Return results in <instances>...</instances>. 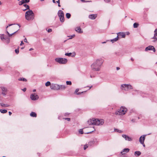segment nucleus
Wrapping results in <instances>:
<instances>
[{"instance_id":"obj_1","label":"nucleus","mask_w":157,"mask_h":157,"mask_svg":"<svg viewBox=\"0 0 157 157\" xmlns=\"http://www.w3.org/2000/svg\"><path fill=\"white\" fill-rule=\"evenodd\" d=\"M103 62V60L101 58L95 60L91 65L92 70L96 71H100Z\"/></svg>"},{"instance_id":"obj_2","label":"nucleus","mask_w":157,"mask_h":157,"mask_svg":"<svg viewBox=\"0 0 157 157\" xmlns=\"http://www.w3.org/2000/svg\"><path fill=\"white\" fill-rule=\"evenodd\" d=\"M34 14L31 10H29L27 11L25 13V18L27 20L29 21L33 20L34 19Z\"/></svg>"},{"instance_id":"obj_3","label":"nucleus","mask_w":157,"mask_h":157,"mask_svg":"<svg viewBox=\"0 0 157 157\" xmlns=\"http://www.w3.org/2000/svg\"><path fill=\"white\" fill-rule=\"evenodd\" d=\"M127 111L126 108L121 107L119 111H117L115 112V114L116 115H121L125 114Z\"/></svg>"},{"instance_id":"obj_4","label":"nucleus","mask_w":157,"mask_h":157,"mask_svg":"<svg viewBox=\"0 0 157 157\" xmlns=\"http://www.w3.org/2000/svg\"><path fill=\"white\" fill-rule=\"evenodd\" d=\"M133 88L132 86L129 84H122L121 86V89L125 91H128Z\"/></svg>"},{"instance_id":"obj_5","label":"nucleus","mask_w":157,"mask_h":157,"mask_svg":"<svg viewBox=\"0 0 157 157\" xmlns=\"http://www.w3.org/2000/svg\"><path fill=\"white\" fill-rule=\"evenodd\" d=\"M55 60L59 63L62 64H66L67 62V60L66 59L62 58H56L55 59Z\"/></svg>"},{"instance_id":"obj_6","label":"nucleus","mask_w":157,"mask_h":157,"mask_svg":"<svg viewBox=\"0 0 157 157\" xmlns=\"http://www.w3.org/2000/svg\"><path fill=\"white\" fill-rule=\"evenodd\" d=\"M58 15L59 17L60 21L63 22L64 21V14L63 12L61 10H59L58 12Z\"/></svg>"},{"instance_id":"obj_7","label":"nucleus","mask_w":157,"mask_h":157,"mask_svg":"<svg viewBox=\"0 0 157 157\" xmlns=\"http://www.w3.org/2000/svg\"><path fill=\"white\" fill-rule=\"evenodd\" d=\"M94 125H101L104 123V120L103 119H94Z\"/></svg>"},{"instance_id":"obj_8","label":"nucleus","mask_w":157,"mask_h":157,"mask_svg":"<svg viewBox=\"0 0 157 157\" xmlns=\"http://www.w3.org/2000/svg\"><path fill=\"white\" fill-rule=\"evenodd\" d=\"M30 98L33 100H36L39 98V96L35 93L31 95Z\"/></svg>"},{"instance_id":"obj_9","label":"nucleus","mask_w":157,"mask_h":157,"mask_svg":"<svg viewBox=\"0 0 157 157\" xmlns=\"http://www.w3.org/2000/svg\"><path fill=\"white\" fill-rule=\"evenodd\" d=\"M148 50H152L154 52L155 51V50L154 47L152 46H149L147 47L145 49V51H147Z\"/></svg>"},{"instance_id":"obj_10","label":"nucleus","mask_w":157,"mask_h":157,"mask_svg":"<svg viewBox=\"0 0 157 157\" xmlns=\"http://www.w3.org/2000/svg\"><path fill=\"white\" fill-rule=\"evenodd\" d=\"M122 136L126 140L131 141L132 140V138L129 137L128 136L126 135L123 134L122 135Z\"/></svg>"},{"instance_id":"obj_11","label":"nucleus","mask_w":157,"mask_h":157,"mask_svg":"<svg viewBox=\"0 0 157 157\" xmlns=\"http://www.w3.org/2000/svg\"><path fill=\"white\" fill-rule=\"evenodd\" d=\"M58 87H59V85L53 84L51 85L50 86L51 89L54 90H58Z\"/></svg>"},{"instance_id":"obj_12","label":"nucleus","mask_w":157,"mask_h":157,"mask_svg":"<svg viewBox=\"0 0 157 157\" xmlns=\"http://www.w3.org/2000/svg\"><path fill=\"white\" fill-rule=\"evenodd\" d=\"M154 40H153L154 42L157 41V29H156L154 31V36L152 38Z\"/></svg>"},{"instance_id":"obj_13","label":"nucleus","mask_w":157,"mask_h":157,"mask_svg":"<svg viewBox=\"0 0 157 157\" xmlns=\"http://www.w3.org/2000/svg\"><path fill=\"white\" fill-rule=\"evenodd\" d=\"M94 119L92 118V119H90L87 122V124L90 125H94Z\"/></svg>"},{"instance_id":"obj_14","label":"nucleus","mask_w":157,"mask_h":157,"mask_svg":"<svg viewBox=\"0 0 157 157\" xmlns=\"http://www.w3.org/2000/svg\"><path fill=\"white\" fill-rule=\"evenodd\" d=\"M75 30L79 33H83V31L81 30L80 27L78 26L75 28Z\"/></svg>"},{"instance_id":"obj_15","label":"nucleus","mask_w":157,"mask_h":157,"mask_svg":"<svg viewBox=\"0 0 157 157\" xmlns=\"http://www.w3.org/2000/svg\"><path fill=\"white\" fill-rule=\"evenodd\" d=\"M130 150L129 149V148H124L123 149V150L121 152V153L122 155L125 154L126 153H128L129 151Z\"/></svg>"},{"instance_id":"obj_16","label":"nucleus","mask_w":157,"mask_h":157,"mask_svg":"<svg viewBox=\"0 0 157 157\" xmlns=\"http://www.w3.org/2000/svg\"><path fill=\"white\" fill-rule=\"evenodd\" d=\"M0 38L3 41L4 40H6L7 39H8V37L6 36L4 34H2L1 35Z\"/></svg>"},{"instance_id":"obj_17","label":"nucleus","mask_w":157,"mask_h":157,"mask_svg":"<svg viewBox=\"0 0 157 157\" xmlns=\"http://www.w3.org/2000/svg\"><path fill=\"white\" fill-rule=\"evenodd\" d=\"M97 17V15L96 14H90L89 16V17L91 19H94Z\"/></svg>"},{"instance_id":"obj_18","label":"nucleus","mask_w":157,"mask_h":157,"mask_svg":"<svg viewBox=\"0 0 157 157\" xmlns=\"http://www.w3.org/2000/svg\"><path fill=\"white\" fill-rule=\"evenodd\" d=\"M58 87V90H64L66 88V86L63 85H59Z\"/></svg>"},{"instance_id":"obj_19","label":"nucleus","mask_w":157,"mask_h":157,"mask_svg":"<svg viewBox=\"0 0 157 157\" xmlns=\"http://www.w3.org/2000/svg\"><path fill=\"white\" fill-rule=\"evenodd\" d=\"M117 36H121L122 38H124L125 37V33H121L119 32L117 33Z\"/></svg>"},{"instance_id":"obj_20","label":"nucleus","mask_w":157,"mask_h":157,"mask_svg":"<svg viewBox=\"0 0 157 157\" xmlns=\"http://www.w3.org/2000/svg\"><path fill=\"white\" fill-rule=\"evenodd\" d=\"M30 116L31 117H36V113L34 112H32L30 114Z\"/></svg>"},{"instance_id":"obj_21","label":"nucleus","mask_w":157,"mask_h":157,"mask_svg":"<svg viewBox=\"0 0 157 157\" xmlns=\"http://www.w3.org/2000/svg\"><path fill=\"white\" fill-rule=\"evenodd\" d=\"M141 154V153L140 151H136L134 153V155L136 156H138Z\"/></svg>"},{"instance_id":"obj_22","label":"nucleus","mask_w":157,"mask_h":157,"mask_svg":"<svg viewBox=\"0 0 157 157\" xmlns=\"http://www.w3.org/2000/svg\"><path fill=\"white\" fill-rule=\"evenodd\" d=\"M118 40V36H117V37L115 38H114L113 39H111L110 40V41L112 42L113 43L117 41Z\"/></svg>"},{"instance_id":"obj_23","label":"nucleus","mask_w":157,"mask_h":157,"mask_svg":"<svg viewBox=\"0 0 157 157\" xmlns=\"http://www.w3.org/2000/svg\"><path fill=\"white\" fill-rule=\"evenodd\" d=\"M78 90H78V89H76L75 90V93L77 95L80 94H81V93H83V92H78Z\"/></svg>"},{"instance_id":"obj_24","label":"nucleus","mask_w":157,"mask_h":157,"mask_svg":"<svg viewBox=\"0 0 157 157\" xmlns=\"http://www.w3.org/2000/svg\"><path fill=\"white\" fill-rule=\"evenodd\" d=\"M18 30L17 31H16V32H14V33H12V34H10V33L8 32L7 31H6V33H7V34H8L9 36V37H10L11 36H12L13 34H15L16 33H17V32Z\"/></svg>"},{"instance_id":"obj_25","label":"nucleus","mask_w":157,"mask_h":157,"mask_svg":"<svg viewBox=\"0 0 157 157\" xmlns=\"http://www.w3.org/2000/svg\"><path fill=\"white\" fill-rule=\"evenodd\" d=\"M94 144V141H91L89 142L88 144V145L91 146Z\"/></svg>"},{"instance_id":"obj_26","label":"nucleus","mask_w":157,"mask_h":157,"mask_svg":"<svg viewBox=\"0 0 157 157\" xmlns=\"http://www.w3.org/2000/svg\"><path fill=\"white\" fill-rule=\"evenodd\" d=\"M0 112L3 113H6L7 112V110L6 109H1L0 110Z\"/></svg>"},{"instance_id":"obj_27","label":"nucleus","mask_w":157,"mask_h":157,"mask_svg":"<svg viewBox=\"0 0 157 157\" xmlns=\"http://www.w3.org/2000/svg\"><path fill=\"white\" fill-rule=\"evenodd\" d=\"M0 105L2 106H4V107H9L10 106V105L7 104H4L3 103H1Z\"/></svg>"},{"instance_id":"obj_28","label":"nucleus","mask_w":157,"mask_h":157,"mask_svg":"<svg viewBox=\"0 0 157 157\" xmlns=\"http://www.w3.org/2000/svg\"><path fill=\"white\" fill-rule=\"evenodd\" d=\"M1 89L2 92H6L7 91V89L6 88L4 87H1Z\"/></svg>"},{"instance_id":"obj_29","label":"nucleus","mask_w":157,"mask_h":157,"mask_svg":"<svg viewBox=\"0 0 157 157\" xmlns=\"http://www.w3.org/2000/svg\"><path fill=\"white\" fill-rule=\"evenodd\" d=\"M65 56H71L72 57H73L74 56H71L72 53H66L65 54Z\"/></svg>"},{"instance_id":"obj_30","label":"nucleus","mask_w":157,"mask_h":157,"mask_svg":"<svg viewBox=\"0 0 157 157\" xmlns=\"http://www.w3.org/2000/svg\"><path fill=\"white\" fill-rule=\"evenodd\" d=\"M18 80L19 81H25V82H26L27 81V80L26 79L24 78H19Z\"/></svg>"},{"instance_id":"obj_31","label":"nucleus","mask_w":157,"mask_h":157,"mask_svg":"<svg viewBox=\"0 0 157 157\" xmlns=\"http://www.w3.org/2000/svg\"><path fill=\"white\" fill-rule=\"evenodd\" d=\"M71 15L70 13H67L66 14V17L68 18H70L71 17Z\"/></svg>"},{"instance_id":"obj_32","label":"nucleus","mask_w":157,"mask_h":157,"mask_svg":"<svg viewBox=\"0 0 157 157\" xmlns=\"http://www.w3.org/2000/svg\"><path fill=\"white\" fill-rule=\"evenodd\" d=\"M139 25V24L137 23H135L133 24V27L134 28H136L138 27Z\"/></svg>"},{"instance_id":"obj_33","label":"nucleus","mask_w":157,"mask_h":157,"mask_svg":"<svg viewBox=\"0 0 157 157\" xmlns=\"http://www.w3.org/2000/svg\"><path fill=\"white\" fill-rule=\"evenodd\" d=\"M139 142L141 144H144V141L142 140V136H140V138Z\"/></svg>"},{"instance_id":"obj_34","label":"nucleus","mask_w":157,"mask_h":157,"mask_svg":"<svg viewBox=\"0 0 157 157\" xmlns=\"http://www.w3.org/2000/svg\"><path fill=\"white\" fill-rule=\"evenodd\" d=\"M45 85L46 86H49L50 85L51 86V83H50V82H49V81H48L47 82L45 83Z\"/></svg>"},{"instance_id":"obj_35","label":"nucleus","mask_w":157,"mask_h":157,"mask_svg":"<svg viewBox=\"0 0 157 157\" xmlns=\"http://www.w3.org/2000/svg\"><path fill=\"white\" fill-rule=\"evenodd\" d=\"M146 135H142V136H142V140L143 141H144V140H145V136H146Z\"/></svg>"},{"instance_id":"obj_36","label":"nucleus","mask_w":157,"mask_h":157,"mask_svg":"<svg viewBox=\"0 0 157 157\" xmlns=\"http://www.w3.org/2000/svg\"><path fill=\"white\" fill-rule=\"evenodd\" d=\"M24 4V1H23L22 0L21 1L19 2V5H21L23 4Z\"/></svg>"},{"instance_id":"obj_37","label":"nucleus","mask_w":157,"mask_h":157,"mask_svg":"<svg viewBox=\"0 0 157 157\" xmlns=\"http://www.w3.org/2000/svg\"><path fill=\"white\" fill-rule=\"evenodd\" d=\"M23 6L25 7L26 8H27V9H29V10H30L29 9V6H28V5H27V4H24Z\"/></svg>"},{"instance_id":"obj_38","label":"nucleus","mask_w":157,"mask_h":157,"mask_svg":"<svg viewBox=\"0 0 157 157\" xmlns=\"http://www.w3.org/2000/svg\"><path fill=\"white\" fill-rule=\"evenodd\" d=\"M66 84L67 85H71V82L70 81H67L66 82Z\"/></svg>"},{"instance_id":"obj_39","label":"nucleus","mask_w":157,"mask_h":157,"mask_svg":"<svg viewBox=\"0 0 157 157\" xmlns=\"http://www.w3.org/2000/svg\"><path fill=\"white\" fill-rule=\"evenodd\" d=\"M115 131H116L117 132L120 133H122L123 132L121 130H120L117 129H115Z\"/></svg>"},{"instance_id":"obj_40","label":"nucleus","mask_w":157,"mask_h":157,"mask_svg":"<svg viewBox=\"0 0 157 157\" xmlns=\"http://www.w3.org/2000/svg\"><path fill=\"white\" fill-rule=\"evenodd\" d=\"M95 130V129H94V127L92 128V131H91V132H87V134L90 133H91L92 132H93V131H94Z\"/></svg>"},{"instance_id":"obj_41","label":"nucleus","mask_w":157,"mask_h":157,"mask_svg":"<svg viewBox=\"0 0 157 157\" xmlns=\"http://www.w3.org/2000/svg\"><path fill=\"white\" fill-rule=\"evenodd\" d=\"M24 3H28L29 2L30 0H22Z\"/></svg>"},{"instance_id":"obj_42","label":"nucleus","mask_w":157,"mask_h":157,"mask_svg":"<svg viewBox=\"0 0 157 157\" xmlns=\"http://www.w3.org/2000/svg\"><path fill=\"white\" fill-rule=\"evenodd\" d=\"M88 146L89 145H88H88L86 144V145H85L84 146V150H85L86 149V148L88 147Z\"/></svg>"},{"instance_id":"obj_43","label":"nucleus","mask_w":157,"mask_h":157,"mask_svg":"<svg viewBox=\"0 0 157 157\" xmlns=\"http://www.w3.org/2000/svg\"><path fill=\"white\" fill-rule=\"evenodd\" d=\"M63 119L67 120L68 121H70L71 120L70 118H63Z\"/></svg>"},{"instance_id":"obj_44","label":"nucleus","mask_w":157,"mask_h":157,"mask_svg":"<svg viewBox=\"0 0 157 157\" xmlns=\"http://www.w3.org/2000/svg\"><path fill=\"white\" fill-rule=\"evenodd\" d=\"M15 52L16 54H18L19 52V51L18 49H16L15 50Z\"/></svg>"},{"instance_id":"obj_45","label":"nucleus","mask_w":157,"mask_h":157,"mask_svg":"<svg viewBox=\"0 0 157 157\" xmlns=\"http://www.w3.org/2000/svg\"><path fill=\"white\" fill-rule=\"evenodd\" d=\"M79 133H80L81 134H82L83 133V131H82V129H80L79 130Z\"/></svg>"},{"instance_id":"obj_46","label":"nucleus","mask_w":157,"mask_h":157,"mask_svg":"<svg viewBox=\"0 0 157 157\" xmlns=\"http://www.w3.org/2000/svg\"><path fill=\"white\" fill-rule=\"evenodd\" d=\"M56 2L58 3V6L59 7H60V1H59V0H58V1H56Z\"/></svg>"},{"instance_id":"obj_47","label":"nucleus","mask_w":157,"mask_h":157,"mask_svg":"<svg viewBox=\"0 0 157 157\" xmlns=\"http://www.w3.org/2000/svg\"><path fill=\"white\" fill-rule=\"evenodd\" d=\"M47 31L48 33H50L52 32V30L51 29H49Z\"/></svg>"},{"instance_id":"obj_48","label":"nucleus","mask_w":157,"mask_h":157,"mask_svg":"<svg viewBox=\"0 0 157 157\" xmlns=\"http://www.w3.org/2000/svg\"><path fill=\"white\" fill-rule=\"evenodd\" d=\"M81 1L82 2H90L89 1H85L84 0H81Z\"/></svg>"},{"instance_id":"obj_49","label":"nucleus","mask_w":157,"mask_h":157,"mask_svg":"<svg viewBox=\"0 0 157 157\" xmlns=\"http://www.w3.org/2000/svg\"><path fill=\"white\" fill-rule=\"evenodd\" d=\"M69 114V113H65L64 116H67Z\"/></svg>"},{"instance_id":"obj_50","label":"nucleus","mask_w":157,"mask_h":157,"mask_svg":"<svg viewBox=\"0 0 157 157\" xmlns=\"http://www.w3.org/2000/svg\"><path fill=\"white\" fill-rule=\"evenodd\" d=\"M75 36V35H73L71 36V38H70V39H72L73 37H74Z\"/></svg>"},{"instance_id":"obj_51","label":"nucleus","mask_w":157,"mask_h":157,"mask_svg":"<svg viewBox=\"0 0 157 157\" xmlns=\"http://www.w3.org/2000/svg\"><path fill=\"white\" fill-rule=\"evenodd\" d=\"M22 90L24 91L25 92L26 90V89L25 88H23V89H22Z\"/></svg>"},{"instance_id":"obj_52","label":"nucleus","mask_w":157,"mask_h":157,"mask_svg":"<svg viewBox=\"0 0 157 157\" xmlns=\"http://www.w3.org/2000/svg\"><path fill=\"white\" fill-rule=\"evenodd\" d=\"M24 41L25 42H26V43H28V41H27V40L26 39V38H25L24 40Z\"/></svg>"},{"instance_id":"obj_53","label":"nucleus","mask_w":157,"mask_h":157,"mask_svg":"<svg viewBox=\"0 0 157 157\" xmlns=\"http://www.w3.org/2000/svg\"><path fill=\"white\" fill-rule=\"evenodd\" d=\"M7 40H7V43L8 44L9 43H10V39L8 38V39H7Z\"/></svg>"},{"instance_id":"obj_54","label":"nucleus","mask_w":157,"mask_h":157,"mask_svg":"<svg viewBox=\"0 0 157 157\" xmlns=\"http://www.w3.org/2000/svg\"><path fill=\"white\" fill-rule=\"evenodd\" d=\"M6 92H2V95H6Z\"/></svg>"},{"instance_id":"obj_55","label":"nucleus","mask_w":157,"mask_h":157,"mask_svg":"<svg viewBox=\"0 0 157 157\" xmlns=\"http://www.w3.org/2000/svg\"><path fill=\"white\" fill-rule=\"evenodd\" d=\"M13 25V24H9L8 26L6 27V28L7 29L9 26H11L12 25Z\"/></svg>"},{"instance_id":"obj_56","label":"nucleus","mask_w":157,"mask_h":157,"mask_svg":"<svg viewBox=\"0 0 157 157\" xmlns=\"http://www.w3.org/2000/svg\"><path fill=\"white\" fill-rule=\"evenodd\" d=\"M104 1L106 2H109L110 1V0H104Z\"/></svg>"},{"instance_id":"obj_57","label":"nucleus","mask_w":157,"mask_h":157,"mask_svg":"<svg viewBox=\"0 0 157 157\" xmlns=\"http://www.w3.org/2000/svg\"><path fill=\"white\" fill-rule=\"evenodd\" d=\"M23 44H24V43H23V41H21V43L20 44V45L21 46V45H23Z\"/></svg>"},{"instance_id":"obj_58","label":"nucleus","mask_w":157,"mask_h":157,"mask_svg":"<svg viewBox=\"0 0 157 157\" xmlns=\"http://www.w3.org/2000/svg\"><path fill=\"white\" fill-rule=\"evenodd\" d=\"M116 69L117 70H118L120 69V68L119 67H117L116 68Z\"/></svg>"},{"instance_id":"obj_59","label":"nucleus","mask_w":157,"mask_h":157,"mask_svg":"<svg viewBox=\"0 0 157 157\" xmlns=\"http://www.w3.org/2000/svg\"><path fill=\"white\" fill-rule=\"evenodd\" d=\"M132 122H135V120L134 119H132L131 120Z\"/></svg>"},{"instance_id":"obj_60","label":"nucleus","mask_w":157,"mask_h":157,"mask_svg":"<svg viewBox=\"0 0 157 157\" xmlns=\"http://www.w3.org/2000/svg\"><path fill=\"white\" fill-rule=\"evenodd\" d=\"M9 115L10 116L12 114V113L11 112H9Z\"/></svg>"},{"instance_id":"obj_61","label":"nucleus","mask_w":157,"mask_h":157,"mask_svg":"<svg viewBox=\"0 0 157 157\" xmlns=\"http://www.w3.org/2000/svg\"><path fill=\"white\" fill-rule=\"evenodd\" d=\"M29 10V9H27V8H25V9H23V10L24 11H25L26 10Z\"/></svg>"},{"instance_id":"obj_62","label":"nucleus","mask_w":157,"mask_h":157,"mask_svg":"<svg viewBox=\"0 0 157 157\" xmlns=\"http://www.w3.org/2000/svg\"><path fill=\"white\" fill-rule=\"evenodd\" d=\"M52 2L54 3H56V1H55V0H53Z\"/></svg>"},{"instance_id":"obj_63","label":"nucleus","mask_w":157,"mask_h":157,"mask_svg":"<svg viewBox=\"0 0 157 157\" xmlns=\"http://www.w3.org/2000/svg\"><path fill=\"white\" fill-rule=\"evenodd\" d=\"M33 48H30L29 49V51H31L32 50H33Z\"/></svg>"},{"instance_id":"obj_64","label":"nucleus","mask_w":157,"mask_h":157,"mask_svg":"<svg viewBox=\"0 0 157 157\" xmlns=\"http://www.w3.org/2000/svg\"><path fill=\"white\" fill-rule=\"evenodd\" d=\"M36 91V89H34L33 90V92H35Z\"/></svg>"}]
</instances>
